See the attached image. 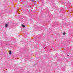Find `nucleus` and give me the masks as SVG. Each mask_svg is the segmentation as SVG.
<instances>
[{
  "label": "nucleus",
  "instance_id": "nucleus-5",
  "mask_svg": "<svg viewBox=\"0 0 73 73\" xmlns=\"http://www.w3.org/2000/svg\"><path fill=\"white\" fill-rule=\"evenodd\" d=\"M67 56H69V55H67Z\"/></svg>",
  "mask_w": 73,
  "mask_h": 73
},
{
  "label": "nucleus",
  "instance_id": "nucleus-4",
  "mask_svg": "<svg viewBox=\"0 0 73 73\" xmlns=\"http://www.w3.org/2000/svg\"><path fill=\"white\" fill-rule=\"evenodd\" d=\"M22 27H23V28H25V25H22Z\"/></svg>",
  "mask_w": 73,
  "mask_h": 73
},
{
  "label": "nucleus",
  "instance_id": "nucleus-2",
  "mask_svg": "<svg viewBox=\"0 0 73 73\" xmlns=\"http://www.w3.org/2000/svg\"><path fill=\"white\" fill-rule=\"evenodd\" d=\"M5 27L6 28H7V27H8V24H5Z\"/></svg>",
  "mask_w": 73,
  "mask_h": 73
},
{
  "label": "nucleus",
  "instance_id": "nucleus-6",
  "mask_svg": "<svg viewBox=\"0 0 73 73\" xmlns=\"http://www.w3.org/2000/svg\"><path fill=\"white\" fill-rule=\"evenodd\" d=\"M44 49H45V48H44Z\"/></svg>",
  "mask_w": 73,
  "mask_h": 73
},
{
  "label": "nucleus",
  "instance_id": "nucleus-1",
  "mask_svg": "<svg viewBox=\"0 0 73 73\" xmlns=\"http://www.w3.org/2000/svg\"><path fill=\"white\" fill-rule=\"evenodd\" d=\"M9 54L10 55H11V54H12V52H11V50H10L9 51Z\"/></svg>",
  "mask_w": 73,
  "mask_h": 73
},
{
  "label": "nucleus",
  "instance_id": "nucleus-3",
  "mask_svg": "<svg viewBox=\"0 0 73 73\" xmlns=\"http://www.w3.org/2000/svg\"><path fill=\"white\" fill-rule=\"evenodd\" d=\"M65 34H66V33H65V32L63 33V35H65Z\"/></svg>",
  "mask_w": 73,
  "mask_h": 73
}]
</instances>
